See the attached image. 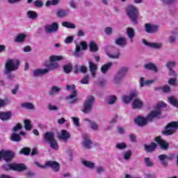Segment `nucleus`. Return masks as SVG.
Instances as JSON below:
<instances>
[{
	"label": "nucleus",
	"instance_id": "nucleus-40",
	"mask_svg": "<svg viewBox=\"0 0 178 178\" xmlns=\"http://www.w3.org/2000/svg\"><path fill=\"white\" fill-rule=\"evenodd\" d=\"M75 73H83L85 74V73H87V67L86 65H81L79 69H75Z\"/></svg>",
	"mask_w": 178,
	"mask_h": 178
},
{
	"label": "nucleus",
	"instance_id": "nucleus-21",
	"mask_svg": "<svg viewBox=\"0 0 178 178\" xmlns=\"http://www.w3.org/2000/svg\"><path fill=\"white\" fill-rule=\"evenodd\" d=\"M13 168L15 172H24V170H27V166L24 163H14Z\"/></svg>",
	"mask_w": 178,
	"mask_h": 178
},
{
	"label": "nucleus",
	"instance_id": "nucleus-45",
	"mask_svg": "<svg viewBox=\"0 0 178 178\" xmlns=\"http://www.w3.org/2000/svg\"><path fill=\"white\" fill-rule=\"evenodd\" d=\"M60 90H62V88H59V87H56V86H53L51 87V91L49 92V95H51V97H53V95H55L56 92H60Z\"/></svg>",
	"mask_w": 178,
	"mask_h": 178
},
{
	"label": "nucleus",
	"instance_id": "nucleus-53",
	"mask_svg": "<svg viewBox=\"0 0 178 178\" xmlns=\"http://www.w3.org/2000/svg\"><path fill=\"white\" fill-rule=\"evenodd\" d=\"M166 67H168L169 70L173 69L176 66V62L175 61H168L165 64Z\"/></svg>",
	"mask_w": 178,
	"mask_h": 178
},
{
	"label": "nucleus",
	"instance_id": "nucleus-8",
	"mask_svg": "<svg viewBox=\"0 0 178 178\" xmlns=\"http://www.w3.org/2000/svg\"><path fill=\"white\" fill-rule=\"evenodd\" d=\"M15 158V152L10 150H0V161L3 159L6 162H10Z\"/></svg>",
	"mask_w": 178,
	"mask_h": 178
},
{
	"label": "nucleus",
	"instance_id": "nucleus-44",
	"mask_svg": "<svg viewBox=\"0 0 178 178\" xmlns=\"http://www.w3.org/2000/svg\"><path fill=\"white\" fill-rule=\"evenodd\" d=\"M10 140L12 141H15L18 143V141H20L22 140V137L20 136V135L16 133H13L10 137Z\"/></svg>",
	"mask_w": 178,
	"mask_h": 178
},
{
	"label": "nucleus",
	"instance_id": "nucleus-20",
	"mask_svg": "<svg viewBox=\"0 0 178 178\" xmlns=\"http://www.w3.org/2000/svg\"><path fill=\"white\" fill-rule=\"evenodd\" d=\"M70 133L66 130H62L60 133L58 134V137L60 140L63 141H67L70 138Z\"/></svg>",
	"mask_w": 178,
	"mask_h": 178
},
{
	"label": "nucleus",
	"instance_id": "nucleus-38",
	"mask_svg": "<svg viewBox=\"0 0 178 178\" xmlns=\"http://www.w3.org/2000/svg\"><path fill=\"white\" fill-rule=\"evenodd\" d=\"M21 106L25 109H30V111H33V109H34V106L30 102L22 103Z\"/></svg>",
	"mask_w": 178,
	"mask_h": 178
},
{
	"label": "nucleus",
	"instance_id": "nucleus-36",
	"mask_svg": "<svg viewBox=\"0 0 178 178\" xmlns=\"http://www.w3.org/2000/svg\"><path fill=\"white\" fill-rule=\"evenodd\" d=\"M59 2H60V0H49L46 2V6L47 8H49V6H56Z\"/></svg>",
	"mask_w": 178,
	"mask_h": 178
},
{
	"label": "nucleus",
	"instance_id": "nucleus-17",
	"mask_svg": "<svg viewBox=\"0 0 178 178\" xmlns=\"http://www.w3.org/2000/svg\"><path fill=\"white\" fill-rule=\"evenodd\" d=\"M115 45L118 47H122V48H124L126 45H127V38L126 37H118L115 40Z\"/></svg>",
	"mask_w": 178,
	"mask_h": 178
},
{
	"label": "nucleus",
	"instance_id": "nucleus-49",
	"mask_svg": "<svg viewBox=\"0 0 178 178\" xmlns=\"http://www.w3.org/2000/svg\"><path fill=\"white\" fill-rule=\"evenodd\" d=\"M81 84H88L90 83V75H86L80 81Z\"/></svg>",
	"mask_w": 178,
	"mask_h": 178
},
{
	"label": "nucleus",
	"instance_id": "nucleus-23",
	"mask_svg": "<svg viewBox=\"0 0 178 178\" xmlns=\"http://www.w3.org/2000/svg\"><path fill=\"white\" fill-rule=\"evenodd\" d=\"M49 73V70L44 68V69H37L33 71V76L35 77H38V76H42L44 74H47Z\"/></svg>",
	"mask_w": 178,
	"mask_h": 178
},
{
	"label": "nucleus",
	"instance_id": "nucleus-4",
	"mask_svg": "<svg viewBox=\"0 0 178 178\" xmlns=\"http://www.w3.org/2000/svg\"><path fill=\"white\" fill-rule=\"evenodd\" d=\"M127 14L129 16V19L133 22L134 24H137L138 22V8L137 7L129 5L127 7Z\"/></svg>",
	"mask_w": 178,
	"mask_h": 178
},
{
	"label": "nucleus",
	"instance_id": "nucleus-48",
	"mask_svg": "<svg viewBox=\"0 0 178 178\" xmlns=\"http://www.w3.org/2000/svg\"><path fill=\"white\" fill-rule=\"evenodd\" d=\"M122 80H123V78L121 77L120 75L117 74L114 76L113 83H114V84H119V83H122Z\"/></svg>",
	"mask_w": 178,
	"mask_h": 178
},
{
	"label": "nucleus",
	"instance_id": "nucleus-43",
	"mask_svg": "<svg viewBox=\"0 0 178 178\" xmlns=\"http://www.w3.org/2000/svg\"><path fill=\"white\" fill-rule=\"evenodd\" d=\"M62 26L63 27H66L67 29H76V25L69 22H63L62 23Z\"/></svg>",
	"mask_w": 178,
	"mask_h": 178
},
{
	"label": "nucleus",
	"instance_id": "nucleus-19",
	"mask_svg": "<svg viewBox=\"0 0 178 178\" xmlns=\"http://www.w3.org/2000/svg\"><path fill=\"white\" fill-rule=\"evenodd\" d=\"M143 42L149 48H154V49H161L162 48V44L161 43L148 42L146 40H143Z\"/></svg>",
	"mask_w": 178,
	"mask_h": 178
},
{
	"label": "nucleus",
	"instance_id": "nucleus-52",
	"mask_svg": "<svg viewBox=\"0 0 178 178\" xmlns=\"http://www.w3.org/2000/svg\"><path fill=\"white\" fill-rule=\"evenodd\" d=\"M131 155H133L131 150H128V151L125 152L124 154V159H125L126 161H129L130 159Z\"/></svg>",
	"mask_w": 178,
	"mask_h": 178
},
{
	"label": "nucleus",
	"instance_id": "nucleus-14",
	"mask_svg": "<svg viewBox=\"0 0 178 178\" xmlns=\"http://www.w3.org/2000/svg\"><path fill=\"white\" fill-rule=\"evenodd\" d=\"M155 141L159 144V145L161 147V149H163L164 151H166L169 149V143H168L166 140L162 139L161 136H157L155 138Z\"/></svg>",
	"mask_w": 178,
	"mask_h": 178
},
{
	"label": "nucleus",
	"instance_id": "nucleus-11",
	"mask_svg": "<svg viewBox=\"0 0 178 178\" xmlns=\"http://www.w3.org/2000/svg\"><path fill=\"white\" fill-rule=\"evenodd\" d=\"M175 158V154H170L169 156L166 154H161L159 156V159L161 163V165L164 168H168L169 163H168V161H172Z\"/></svg>",
	"mask_w": 178,
	"mask_h": 178
},
{
	"label": "nucleus",
	"instance_id": "nucleus-16",
	"mask_svg": "<svg viewBox=\"0 0 178 178\" xmlns=\"http://www.w3.org/2000/svg\"><path fill=\"white\" fill-rule=\"evenodd\" d=\"M138 97V92L137 90H135L134 92H131L129 96H124L122 97V101L124 102V104H129L132 101V99H134V98H137Z\"/></svg>",
	"mask_w": 178,
	"mask_h": 178
},
{
	"label": "nucleus",
	"instance_id": "nucleus-7",
	"mask_svg": "<svg viewBox=\"0 0 178 178\" xmlns=\"http://www.w3.org/2000/svg\"><path fill=\"white\" fill-rule=\"evenodd\" d=\"M95 101V99L92 96H88V98L85 100L83 103V108L81 109V112L83 113H90L91 111H92V105Z\"/></svg>",
	"mask_w": 178,
	"mask_h": 178
},
{
	"label": "nucleus",
	"instance_id": "nucleus-39",
	"mask_svg": "<svg viewBox=\"0 0 178 178\" xmlns=\"http://www.w3.org/2000/svg\"><path fill=\"white\" fill-rule=\"evenodd\" d=\"M144 162H145V165L147 168H153V166L154 165V162H152L151 161V158H149V157H145L144 159Z\"/></svg>",
	"mask_w": 178,
	"mask_h": 178
},
{
	"label": "nucleus",
	"instance_id": "nucleus-28",
	"mask_svg": "<svg viewBox=\"0 0 178 178\" xmlns=\"http://www.w3.org/2000/svg\"><path fill=\"white\" fill-rule=\"evenodd\" d=\"M26 16L29 17V19H31V20H35L38 18V14L33 10L27 11Z\"/></svg>",
	"mask_w": 178,
	"mask_h": 178
},
{
	"label": "nucleus",
	"instance_id": "nucleus-3",
	"mask_svg": "<svg viewBox=\"0 0 178 178\" xmlns=\"http://www.w3.org/2000/svg\"><path fill=\"white\" fill-rule=\"evenodd\" d=\"M44 140L48 143L50 145V148L52 149H58L59 145L56 139H55V134L54 132H46L44 135Z\"/></svg>",
	"mask_w": 178,
	"mask_h": 178
},
{
	"label": "nucleus",
	"instance_id": "nucleus-25",
	"mask_svg": "<svg viewBox=\"0 0 178 178\" xmlns=\"http://www.w3.org/2000/svg\"><path fill=\"white\" fill-rule=\"evenodd\" d=\"M145 150L146 152H154L155 151V149L156 148L157 145L156 143H152L149 145H145Z\"/></svg>",
	"mask_w": 178,
	"mask_h": 178
},
{
	"label": "nucleus",
	"instance_id": "nucleus-56",
	"mask_svg": "<svg viewBox=\"0 0 178 178\" xmlns=\"http://www.w3.org/2000/svg\"><path fill=\"white\" fill-rule=\"evenodd\" d=\"M25 176H26V177H28V178L34 177V176H35V172H33L31 170H28L25 173Z\"/></svg>",
	"mask_w": 178,
	"mask_h": 178
},
{
	"label": "nucleus",
	"instance_id": "nucleus-30",
	"mask_svg": "<svg viewBox=\"0 0 178 178\" xmlns=\"http://www.w3.org/2000/svg\"><path fill=\"white\" fill-rule=\"evenodd\" d=\"M113 66V63H108L107 64H104L102 67H101V72L103 73V74H105L111 67Z\"/></svg>",
	"mask_w": 178,
	"mask_h": 178
},
{
	"label": "nucleus",
	"instance_id": "nucleus-61",
	"mask_svg": "<svg viewBox=\"0 0 178 178\" xmlns=\"http://www.w3.org/2000/svg\"><path fill=\"white\" fill-rule=\"evenodd\" d=\"M176 79L175 78H170L168 81V83L170 85V86H176Z\"/></svg>",
	"mask_w": 178,
	"mask_h": 178
},
{
	"label": "nucleus",
	"instance_id": "nucleus-31",
	"mask_svg": "<svg viewBox=\"0 0 178 178\" xmlns=\"http://www.w3.org/2000/svg\"><path fill=\"white\" fill-rule=\"evenodd\" d=\"M82 164L86 168H88V169H94L95 168V163L92 161L83 160L82 161Z\"/></svg>",
	"mask_w": 178,
	"mask_h": 178
},
{
	"label": "nucleus",
	"instance_id": "nucleus-18",
	"mask_svg": "<svg viewBox=\"0 0 178 178\" xmlns=\"http://www.w3.org/2000/svg\"><path fill=\"white\" fill-rule=\"evenodd\" d=\"M89 70L92 74V76L95 78L97 76V70H98V65L92 63L91 60H88Z\"/></svg>",
	"mask_w": 178,
	"mask_h": 178
},
{
	"label": "nucleus",
	"instance_id": "nucleus-63",
	"mask_svg": "<svg viewBox=\"0 0 178 178\" xmlns=\"http://www.w3.org/2000/svg\"><path fill=\"white\" fill-rule=\"evenodd\" d=\"M48 108L49 111H58V109H59L56 106L52 104H49Z\"/></svg>",
	"mask_w": 178,
	"mask_h": 178
},
{
	"label": "nucleus",
	"instance_id": "nucleus-60",
	"mask_svg": "<svg viewBox=\"0 0 178 178\" xmlns=\"http://www.w3.org/2000/svg\"><path fill=\"white\" fill-rule=\"evenodd\" d=\"M163 92H170V86L168 85H165L162 88Z\"/></svg>",
	"mask_w": 178,
	"mask_h": 178
},
{
	"label": "nucleus",
	"instance_id": "nucleus-13",
	"mask_svg": "<svg viewBox=\"0 0 178 178\" xmlns=\"http://www.w3.org/2000/svg\"><path fill=\"white\" fill-rule=\"evenodd\" d=\"M46 168H51L54 172H59L60 170V164L56 161H48L45 163Z\"/></svg>",
	"mask_w": 178,
	"mask_h": 178
},
{
	"label": "nucleus",
	"instance_id": "nucleus-9",
	"mask_svg": "<svg viewBox=\"0 0 178 178\" xmlns=\"http://www.w3.org/2000/svg\"><path fill=\"white\" fill-rule=\"evenodd\" d=\"M46 34H52L56 33L59 30V24L57 22H53L50 24H46L44 27Z\"/></svg>",
	"mask_w": 178,
	"mask_h": 178
},
{
	"label": "nucleus",
	"instance_id": "nucleus-32",
	"mask_svg": "<svg viewBox=\"0 0 178 178\" xmlns=\"http://www.w3.org/2000/svg\"><path fill=\"white\" fill-rule=\"evenodd\" d=\"M89 48L90 52H98V46L94 41H90L89 43Z\"/></svg>",
	"mask_w": 178,
	"mask_h": 178
},
{
	"label": "nucleus",
	"instance_id": "nucleus-51",
	"mask_svg": "<svg viewBox=\"0 0 178 178\" xmlns=\"http://www.w3.org/2000/svg\"><path fill=\"white\" fill-rule=\"evenodd\" d=\"M127 72H129V67H122L118 71V72L124 76H126V74H127Z\"/></svg>",
	"mask_w": 178,
	"mask_h": 178
},
{
	"label": "nucleus",
	"instance_id": "nucleus-10",
	"mask_svg": "<svg viewBox=\"0 0 178 178\" xmlns=\"http://www.w3.org/2000/svg\"><path fill=\"white\" fill-rule=\"evenodd\" d=\"M63 59V56H51L50 57V60L51 63L48 65V70H54V69H57V67H59V64L55 61L56 60H62Z\"/></svg>",
	"mask_w": 178,
	"mask_h": 178
},
{
	"label": "nucleus",
	"instance_id": "nucleus-29",
	"mask_svg": "<svg viewBox=\"0 0 178 178\" xmlns=\"http://www.w3.org/2000/svg\"><path fill=\"white\" fill-rule=\"evenodd\" d=\"M144 67L145 69H147V70H152L153 72H155V73H158V67H156L154 64L149 63L145 64Z\"/></svg>",
	"mask_w": 178,
	"mask_h": 178
},
{
	"label": "nucleus",
	"instance_id": "nucleus-27",
	"mask_svg": "<svg viewBox=\"0 0 178 178\" xmlns=\"http://www.w3.org/2000/svg\"><path fill=\"white\" fill-rule=\"evenodd\" d=\"M127 34L129 38H130V42L131 43H133V41H134L133 38H134V35H136L134 29H133V28H127Z\"/></svg>",
	"mask_w": 178,
	"mask_h": 178
},
{
	"label": "nucleus",
	"instance_id": "nucleus-33",
	"mask_svg": "<svg viewBox=\"0 0 178 178\" xmlns=\"http://www.w3.org/2000/svg\"><path fill=\"white\" fill-rule=\"evenodd\" d=\"M69 15V10H58L57 16L58 17H66Z\"/></svg>",
	"mask_w": 178,
	"mask_h": 178
},
{
	"label": "nucleus",
	"instance_id": "nucleus-55",
	"mask_svg": "<svg viewBox=\"0 0 178 178\" xmlns=\"http://www.w3.org/2000/svg\"><path fill=\"white\" fill-rule=\"evenodd\" d=\"M73 122H74V124L76 127H80V120L79 119V118L77 117H72V118Z\"/></svg>",
	"mask_w": 178,
	"mask_h": 178
},
{
	"label": "nucleus",
	"instance_id": "nucleus-34",
	"mask_svg": "<svg viewBox=\"0 0 178 178\" xmlns=\"http://www.w3.org/2000/svg\"><path fill=\"white\" fill-rule=\"evenodd\" d=\"M83 138H84L83 142V146L85 147V148H86V149H90V148H91V145L92 144V142H91V140L84 136H83Z\"/></svg>",
	"mask_w": 178,
	"mask_h": 178
},
{
	"label": "nucleus",
	"instance_id": "nucleus-22",
	"mask_svg": "<svg viewBox=\"0 0 178 178\" xmlns=\"http://www.w3.org/2000/svg\"><path fill=\"white\" fill-rule=\"evenodd\" d=\"M10 118H12V113L10 111L0 112V119L3 122H7L8 120H10Z\"/></svg>",
	"mask_w": 178,
	"mask_h": 178
},
{
	"label": "nucleus",
	"instance_id": "nucleus-5",
	"mask_svg": "<svg viewBox=\"0 0 178 178\" xmlns=\"http://www.w3.org/2000/svg\"><path fill=\"white\" fill-rule=\"evenodd\" d=\"M67 91L72 92L71 95L65 97V99L69 101L70 104H76L78 101L77 98V90H76V86L74 85H67Z\"/></svg>",
	"mask_w": 178,
	"mask_h": 178
},
{
	"label": "nucleus",
	"instance_id": "nucleus-37",
	"mask_svg": "<svg viewBox=\"0 0 178 178\" xmlns=\"http://www.w3.org/2000/svg\"><path fill=\"white\" fill-rule=\"evenodd\" d=\"M24 127L25 130H26L27 131H30V130H32L33 125H31V121L30 120H24Z\"/></svg>",
	"mask_w": 178,
	"mask_h": 178
},
{
	"label": "nucleus",
	"instance_id": "nucleus-62",
	"mask_svg": "<svg viewBox=\"0 0 178 178\" xmlns=\"http://www.w3.org/2000/svg\"><path fill=\"white\" fill-rule=\"evenodd\" d=\"M80 49H81L79 45H76V49H75V51H74V55L77 58H79V56H80V54H79V52H80Z\"/></svg>",
	"mask_w": 178,
	"mask_h": 178
},
{
	"label": "nucleus",
	"instance_id": "nucleus-42",
	"mask_svg": "<svg viewBox=\"0 0 178 178\" xmlns=\"http://www.w3.org/2000/svg\"><path fill=\"white\" fill-rule=\"evenodd\" d=\"M168 101L172 106L178 108V101L175 98V97H170L168 98Z\"/></svg>",
	"mask_w": 178,
	"mask_h": 178
},
{
	"label": "nucleus",
	"instance_id": "nucleus-64",
	"mask_svg": "<svg viewBox=\"0 0 178 178\" xmlns=\"http://www.w3.org/2000/svg\"><path fill=\"white\" fill-rule=\"evenodd\" d=\"M105 33H106V34H107V35H111L113 33L112 28L107 27L105 30Z\"/></svg>",
	"mask_w": 178,
	"mask_h": 178
},
{
	"label": "nucleus",
	"instance_id": "nucleus-46",
	"mask_svg": "<svg viewBox=\"0 0 178 178\" xmlns=\"http://www.w3.org/2000/svg\"><path fill=\"white\" fill-rule=\"evenodd\" d=\"M72 70L73 65H72V64H67L63 66V71L65 72V73H67V74H68V73H70Z\"/></svg>",
	"mask_w": 178,
	"mask_h": 178
},
{
	"label": "nucleus",
	"instance_id": "nucleus-58",
	"mask_svg": "<svg viewBox=\"0 0 178 178\" xmlns=\"http://www.w3.org/2000/svg\"><path fill=\"white\" fill-rule=\"evenodd\" d=\"M34 5L36 8H42L44 3H42V1L41 0H36Z\"/></svg>",
	"mask_w": 178,
	"mask_h": 178
},
{
	"label": "nucleus",
	"instance_id": "nucleus-12",
	"mask_svg": "<svg viewBox=\"0 0 178 178\" xmlns=\"http://www.w3.org/2000/svg\"><path fill=\"white\" fill-rule=\"evenodd\" d=\"M145 31L148 34H155L159 31V25L147 23L145 24Z\"/></svg>",
	"mask_w": 178,
	"mask_h": 178
},
{
	"label": "nucleus",
	"instance_id": "nucleus-2",
	"mask_svg": "<svg viewBox=\"0 0 178 178\" xmlns=\"http://www.w3.org/2000/svg\"><path fill=\"white\" fill-rule=\"evenodd\" d=\"M20 61L17 59H8L5 64L4 74H9L12 72H15L19 69Z\"/></svg>",
	"mask_w": 178,
	"mask_h": 178
},
{
	"label": "nucleus",
	"instance_id": "nucleus-15",
	"mask_svg": "<svg viewBox=\"0 0 178 178\" xmlns=\"http://www.w3.org/2000/svg\"><path fill=\"white\" fill-rule=\"evenodd\" d=\"M106 54L111 59H119L121 56L120 50L118 49H113L111 51H106Z\"/></svg>",
	"mask_w": 178,
	"mask_h": 178
},
{
	"label": "nucleus",
	"instance_id": "nucleus-59",
	"mask_svg": "<svg viewBox=\"0 0 178 178\" xmlns=\"http://www.w3.org/2000/svg\"><path fill=\"white\" fill-rule=\"evenodd\" d=\"M73 36H68L65 38V44H70L73 42Z\"/></svg>",
	"mask_w": 178,
	"mask_h": 178
},
{
	"label": "nucleus",
	"instance_id": "nucleus-35",
	"mask_svg": "<svg viewBox=\"0 0 178 178\" xmlns=\"http://www.w3.org/2000/svg\"><path fill=\"white\" fill-rule=\"evenodd\" d=\"M117 98L115 95H108L106 97L107 104L108 105H113L116 102Z\"/></svg>",
	"mask_w": 178,
	"mask_h": 178
},
{
	"label": "nucleus",
	"instance_id": "nucleus-50",
	"mask_svg": "<svg viewBox=\"0 0 178 178\" xmlns=\"http://www.w3.org/2000/svg\"><path fill=\"white\" fill-rule=\"evenodd\" d=\"M115 148H117V149H126V148H127V145L124 143H118Z\"/></svg>",
	"mask_w": 178,
	"mask_h": 178
},
{
	"label": "nucleus",
	"instance_id": "nucleus-54",
	"mask_svg": "<svg viewBox=\"0 0 178 178\" xmlns=\"http://www.w3.org/2000/svg\"><path fill=\"white\" fill-rule=\"evenodd\" d=\"M31 150L29 147H24L21 149L20 153L23 154L24 155H29Z\"/></svg>",
	"mask_w": 178,
	"mask_h": 178
},
{
	"label": "nucleus",
	"instance_id": "nucleus-26",
	"mask_svg": "<svg viewBox=\"0 0 178 178\" xmlns=\"http://www.w3.org/2000/svg\"><path fill=\"white\" fill-rule=\"evenodd\" d=\"M26 37H27V35L26 34L19 33V35H17L15 37V42H19V43L24 42V41L26 40Z\"/></svg>",
	"mask_w": 178,
	"mask_h": 178
},
{
	"label": "nucleus",
	"instance_id": "nucleus-47",
	"mask_svg": "<svg viewBox=\"0 0 178 178\" xmlns=\"http://www.w3.org/2000/svg\"><path fill=\"white\" fill-rule=\"evenodd\" d=\"M13 166L14 163L13 164H7L2 165L3 170H5L6 172H9V170H13Z\"/></svg>",
	"mask_w": 178,
	"mask_h": 178
},
{
	"label": "nucleus",
	"instance_id": "nucleus-1",
	"mask_svg": "<svg viewBox=\"0 0 178 178\" xmlns=\"http://www.w3.org/2000/svg\"><path fill=\"white\" fill-rule=\"evenodd\" d=\"M162 108H166V104H165L163 102L158 103L155 111H152L147 115V118L142 116H138L137 118H135V123L138 124V126H141L142 127L147 126V123L148 122H152L154 118H158V116H161V111H162Z\"/></svg>",
	"mask_w": 178,
	"mask_h": 178
},
{
	"label": "nucleus",
	"instance_id": "nucleus-57",
	"mask_svg": "<svg viewBox=\"0 0 178 178\" xmlns=\"http://www.w3.org/2000/svg\"><path fill=\"white\" fill-rule=\"evenodd\" d=\"M162 3L164 5H172V3H175L177 0H161Z\"/></svg>",
	"mask_w": 178,
	"mask_h": 178
},
{
	"label": "nucleus",
	"instance_id": "nucleus-6",
	"mask_svg": "<svg viewBox=\"0 0 178 178\" xmlns=\"http://www.w3.org/2000/svg\"><path fill=\"white\" fill-rule=\"evenodd\" d=\"M176 130H178V121H174L167 124L165 130L162 131V134L164 136H172V134H175Z\"/></svg>",
	"mask_w": 178,
	"mask_h": 178
},
{
	"label": "nucleus",
	"instance_id": "nucleus-41",
	"mask_svg": "<svg viewBox=\"0 0 178 178\" xmlns=\"http://www.w3.org/2000/svg\"><path fill=\"white\" fill-rule=\"evenodd\" d=\"M89 126L92 130H95V131H98V130H99V125L94 121H90Z\"/></svg>",
	"mask_w": 178,
	"mask_h": 178
},
{
	"label": "nucleus",
	"instance_id": "nucleus-24",
	"mask_svg": "<svg viewBox=\"0 0 178 178\" xmlns=\"http://www.w3.org/2000/svg\"><path fill=\"white\" fill-rule=\"evenodd\" d=\"M143 101H141L140 99H136L132 102L133 109H140V108H143Z\"/></svg>",
	"mask_w": 178,
	"mask_h": 178
}]
</instances>
